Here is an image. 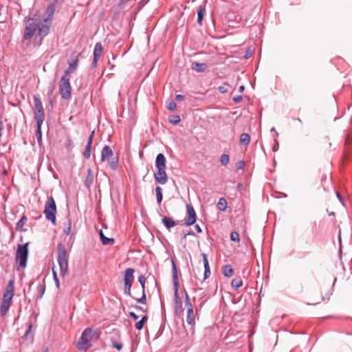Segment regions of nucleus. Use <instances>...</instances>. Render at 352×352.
Instances as JSON below:
<instances>
[{
    "label": "nucleus",
    "mask_w": 352,
    "mask_h": 352,
    "mask_svg": "<svg viewBox=\"0 0 352 352\" xmlns=\"http://www.w3.org/2000/svg\"><path fill=\"white\" fill-rule=\"evenodd\" d=\"M54 12V4L49 5L44 13L43 23L41 24L38 23L37 21L34 19L28 18L25 21V28L24 30L23 36L24 39L30 40L36 31L38 30V35L36 37L38 36H40V41H41L49 32Z\"/></svg>",
    "instance_id": "f257e3e1"
},
{
    "label": "nucleus",
    "mask_w": 352,
    "mask_h": 352,
    "mask_svg": "<svg viewBox=\"0 0 352 352\" xmlns=\"http://www.w3.org/2000/svg\"><path fill=\"white\" fill-rule=\"evenodd\" d=\"M100 335L98 329H85L76 344L77 349L80 351H87L92 346V343L99 338Z\"/></svg>",
    "instance_id": "f03ea898"
},
{
    "label": "nucleus",
    "mask_w": 352,
    "mask_h": 352,
    "mask_svg": "<svg viewBox=\"0 0 352 352\" xmlns=\"http://www.w3.org/2000/svg\"><path fill=\"white\" fill-rule=\"evenodd\" d=\"M14 296V280H9L3 292L0 304V314L4 317L7 315L8 310L12 303Z\"/></svg>",
    "instance_id": "7ed1b4c3"
},
{
    "label": "nucleus",
    "mask_w": 352,
    "mask_h": 352,
    "mask_svg": "<svg viewBox=\"0 0 352 352\" xmlns=\"http://www.w3.org/2000/svg\"><path fill=\"white\" fill-rule=\"evenodd\" d=\"M28 243L25 244H19L17 246V250L15 256V262L17 265L18 270L25 268L27 265V260L28 255Z\"/></svg>",
    "instance_id": "20e7f679"
},
{
    "label": "nucleus",
    "mask_w": 352,
    "mask_h": 352,
    "mask_svg": "<svg viewBox=\"0 0 352 352\" xmlns=\"http://www.w3.org/2000/svg\"><path fill=\"white\" fill-rule=\"evenodd\" d=\"M68 258L69 254L67 252L65 245L62 243H59L58 245V263L60 274L63 276L68 271Z\"/></svg>",
    "instance_id": "39448f33"
},
{
    "label": "nucleus",
    "mask_w": 352,
    "mask_h": 352,
    "mask_svg": "<svg viewBox=\"0 0 352 352\" xmlns=\"http://www.w3.org/2000/svg\"><path fill=\"white\" fill-rule=\"evenodd\" d=\"M44 214L47 219L50 221L54 225L56 224V205L52 197H48L45 203Z\"/></svg>",
    "instance_id": "423d86ee"
},
{
    "label": "nucleus",
    "mask_w": 352,
    "mask_h": 352,
    "mask_svg": "<svg viewBox=\"0 0 352 352\" xmlns=\"http://www.w3.org/2000/svg\"><path fill=\"white\" fill-rule=\"evenodd\" d=\"M69 80V77L65 74L59 82V92L62 98L65 100H69L72 96V87Z\"/></svg>",
    "instance_id": "0eeeda50"
},
{
    "label": "nucleus",
    "mask_w": 352,
    "mask_h": 352,
    "mask_svg": "<svg viewBox=\"0 0 352 352\" xmlns=\"http://www.w3.org/2000/svg\"><path fill=\"white\" fill-rule=\"evenodd\" d=\"M34 115L36 124H42L45 119L44 109L38 96H34Z\"/></svg>",
    "instance_id": "6e6552de"
},
{
    "label": "nucleus",
    "mask_w": 352,
    "mask_h": 352,
    "mask_svg": "<svg viewBox=\"0 0 352 352\" xmlns=\"http://www.w3.org/2000/svg\"><path fill=\"white\" fill-rule=\"evenodd\" d=\"M113 153L111 148L107 145L104 146L102 150L101 160L102 161H108L111 168L116 170L118 166V160L117 157H113Z\"/></svg>",
    "instance_id": "1a4fd4ad"
},
{
    "label": "nucleus",
    "mask_w": 352,
    "mask_h": 352,
    "mask_svg": "<svg viewBox=\"0 0 352 352\" xmlns=\"http://www.w3.org/2000/svg\"><path fill=\"white\" fill-rule=\"evenodd\" d=\"M134 270L132 268H127L124 272V292L129 296H131V288L133 281Z\"/></svg>",
    "instance_id": "9d476101"
},
{
    "label": "nucleus",
    "mask_w": 352,
    "mask_h": 352,
    "mask_svg": "<svg viewBox=\"0 0 352 352\" xmlns=\"http://www.w3.org/2000/svg\"><path fill=\"white\" fill-rule=\"evenodd\" d=\"M186 210L187 215L185 218V223L187 226H192L196 222L197 220L196 212L191 204H187Z\"/></svg>",
    "instance_id": "9b49d317"
},
{
    "label": "nucleus",
    "mask_w": 352,
    "mask_h": 352,
    "mask_svg": "<svg viewBox=\"0 0 352 352\" xmlns=\"http://www.w3.org/2000/svg\"><path fill=\"white\" fill-rule=\"evenodd\" d=\"M186 305L188 307L186 322L188 324L194 325L195 322L193 307L192 304L189 301V298L186 296Z\"/></svg>",
    "instance_id": "f8f14e48"
},
{
    "label": "nucleus",
    "mask_w": 352,
    "mask_h": 352,
    "mask_svg": "<svg viewBox=\"0 0 352 352\" xmlns=\"http://www.w3.org/2000/svg\"><path fill=\"white\" fill-rule=\"evenodd\" d=\"M103 51V47L100 43H97L94 50V59L92 61V65L96 67L98 65V61L102 56Z\"/></svg>",
    "instance_id": "ddd939ff"
},
{
    "label": "nucleus",
    "mask_w": 352,
    "mask_h": 352,
    "mask_svg": "<svg viewBox=\"0 0 352 352\" xmlns=\"http://www.w3.org/2000/svg\"><path fill=\"white\" fill-rule=\"evenodd\" d=\"M154 177L157 183L165 184L168 181L166 169H157V172L154 174Z\"/></svg>",
    "instance_id": "4468645a"
},
{
    "label": "nucleus",
    "mask_w": 352,
    "mask_h": 352,
    "mask_svg": "<svg viewBox=\"0 0 352 352\" xmlns=\"http://www.w3.org/2000/svg\"><path fill=\"white\" fill-rule=\"evenodd\" d=\"M132 297L138 302L142 304H146V296L145 294V290H142V288H140L138 291H135Z\"/></svg>",
    "instance_id": "2eb2a0df"
},
{
    "label": "nucleus",
    "mask_w": 352,
    "mask_h": 352,
    "mask_svg": "<svg viewBox=\"0 0 352 352\" xmlns=\"http://www.w3.org/2000/svg\"><path fill=\"white\" fill-rule=\"evenodd\" d=\"M166 160L162 153H159L157 155L155 161V166L157 169H166Z\"/></svg>",
    "instance_id": "dca6fc26"
},
{
    "label": "nucleus",
    "mask_w": 352,
    "mask_h": 352,
    "mask_svg": "<svg viewBox=\"0 0 352 352\" xmlns=\"http://www.w3.org/2000/svg\"><path fill=\"white\" fill-rule=\"evenodd\" d=\"M201 255L203 257V263H204V275L203 280H205L210 276V266H209V263L208 261L207 255L204 253H203Z\"/></svg>",
    "instance_id": "f3484780"
},
{
    "label": "nucleus",
    "mask_w": 352,
    "mask_h": 352,
    "mask_svg": "<svg viewBox=\"0 0 352 352\" xmlns=\"http://www.w3.org/2000/svg\"><path fill=\"white\" fill-rule=\"evenodd\" d=\"M94 181V175L91 169H88L87 174L85 181V185L87 188H89L93 184Z\"/></svg>",
    "instance_id": "a211bd4d"
},
{
    "label": "nucleus",
    "mask_w": 352,
    "mask_h": 352,
    "mask_svg": "<svg viewBox=\"0 0 352 352\" xmlns=\"http://www.w3.org/2000/svg\"><path fill=\"white\" fill-rule=\"evenodd\" d=\"M78 63V58L76 57L75 59L71 60L69 63V67L65 71V74L67 75L72 73L77 67Z\"/></svg>",
    "instance_id": "6ab92c4d"
},
{
    "label": "nucleus",
    "mask_w": 352,
    "mask_h": 352,
    "mask_svg": "<svg viewBox=\"0 0 352 352\" xmlns=\"http://www.w3.org/2000/svg\"><path fill=\"white\" fill-rule=\"evenodd\" d=\"M208 67L207 64L204 63H193L192 64L191 68L198 72H204Z\"/></svg>",
    "instance_id": "aec40b11"
},
{
    "label": "nucleus",
    "mask_w": 352,
    "mask_h": 352,
    "mask_svg": "<svg viewBox=\"0 0 352 352\" xmlns=\"http://www.w3.org/2000/svg\"><path fill=\"white\" fill-rule=\"evenodd\" d=\"M320 146L322 150L324 151H329L331 146V143L329 142L328 138H325L320 141Z\"/></svg>",
    "instance_id": "412c9836"
},
{
    "label": "nucleus",
    "mask_w": 352,
    "mask_h": 352,
    "mask_svg": "<svg viewBox=\"0 0 352 352\" xmlns=\"http://www.w3.org/2000/svg\"><path fill=\"white\" fill-rule=\"evenodd\" d=\"M205 10H206L205 6L201 5L197 8V15H198L197 16V22L200 25H201V24H202V20L204 18Z\"/></svg>",
    "instance_id": "4be33fe9"
},
{
    "label": "nucleus",
    "mask_w": 352,
    "mask_h": 352,
    "mask_svg": "<svg viewBox=\"0 0 352 352\" xmlns=\"http://www.w3.org/2000/svg\"><path fill=\"white\" fill-rule=\"evenodd\" d=\"M100 236L101 241L103 245H109V244H113L114 243V239L113 238H107L104 236L102 230L100 231Z\"/></svg>",
    "instance_id": "5701e85b"
},
{
    "label": "nucleus",
    "mask_w": 352,
    "mask_h": 352,
    "mask_svg": "<svg viewBox=\"0 0 352 352\" xmlns=\"http://www.w3.org/2000/svg\"><path fill=\"white\" fill-rule=\"evenodd\" d=\"M162 222L168 229H170V228H173L176 225L174 220L170 217H164L162 219Z\"/></svg>",
    "instance_id": "b1692460"
},
{
    "label": "nucleus",
    "mask_w": 352,
    "mask_h": 352,
    "mask_svg": "<svg viewBox=\"0 0 352 352\" xmlns=\"http://www.w3.org/2000/svg\"><path fill=\"white\" fill-rule=\"evenodd\" d=\"M222 273L226 277H230L233 274V270L230 265H224L222 268Z\"/></svg>",
    "instance_id": "393cba45"
},
{
    "label": "nucleus",
    "mask_w": 352,
    "mask_h": 352,
    "mask_svg": "<svg viewBox=\"0 0 352 352\" xmlns=\"http://www.w3.org/2000/svg\"><path fill=\"white\" fill-rule=\"evenodd\" d=\"M148 320V317L146 314L142 316V319L137 322L135 324V328L138 330H141L143 328L144 323Z\"/></svg>",
    "instance_id": "a878e982"
},
{
    "label": "nucleus",
    "mask_w": 352,
    "mask_h": 352,
    "mask_svg": "<svg viewBox=\"0 0 352 352\" xmlns=\"http://www.w3.org/2000/svg\"><path fill=\"white\" fill-rule=\"evenodd\" d=\"M27 221V217L25 215H23L21 219L18 221L16 225V229L19 230H23V227Z\"/></svg>",
    "instance_id": "bb28decb"
},
{
    "label": "nucleus",
    "mask_w": 352,
    "mask_h": 352,
    "mask_svg": "<svg viewBox=\"0 0 352 352\" xmlns=\"http://www.w3.org/2000/svg\"><path fill=\"white\" fill-rule=\"evenodd\" d=\"M217 207L221 211H225L227 208V202L224 198H220L217 203Z\"/></svg>",
    "instance_id": "cd10ccee"
},
{
    "label": "nucleus",
    "mask_w": 352,
    "mask_h": 352,
    "mask_svg": "<svg viewBox=\"0 0 352 352\" xmlns=\"http://www.w3.org/2000/svg\"><path fill=\"white\" fill-rule=\"evenodd\" d=\"M175 309L177 311L178 309H180L182 307V302L179 299V295H178V291L177 289L175 291Z\"/></svg>",
    "instance_id": "c85d7f7f"
},
{
    "label": "nucleus",
    "mask_w": 352,
    "mask_h": 352,
    "mask_svg": "<svg viewBox=\"0 0 352 352\" xmlns=\"http://www.w3.org/2000/svg\"><path fill=\"white\" fill-rule=\"evenodd\" d=\"M250 138L248 133H242L240 136V142L242 144L248 145L250 143Z\"/></svg>",
    "instance_id": "c756f323"
},
{
    "label": "nucleus",
    "mask_w": 352,
    "mask_h": 352,
    "mask_svg": "<svg viewBox=\"0 0 352 352\" xmlns=\"http://www.w3.org/2000/svg\"><path fill=\"white\" fill-rule=\"evenodd\" d=\"M242 285H243V281H242L241 278H234L231 283L232 287L235 289L239 288L240 287L242 286Z\"/></svg>",
    "instance_id": "7c9ffc66"
},
{
    "label": "nucleus",
    "mask_w": 352,
    "mask_h": 352,
    "mask_svg": "<svg viewBox=\"0 0 352 352\" xmlns=\"http://www.w3.org/2000/svg\"><path fill=\"white\" fill-rule=\"evenodd\" d=\"M157 201L158 204H161L162 201V189L160 186H157L155 188Z\"/></svg>",
    "instance_id": "2f4dec72"
},
{
    "label": "nucleus",
    "mask_w": 352,
    "mask_h": 352,
    "mask_svg": "<svg viewBox=\"0 0 352 352\" xmlns=\"http://www.w3.org/2000/svg\"><path fill=\"white\" fill-rule=\"evenodd\" d=\"M41 125L36 124L37 130H36V138L39 144H41V139H42V133H41Z\"/></svg>",
    "instance_id": "473e14b6"
},
{
    "label": "nucleus",
    "mask_w": 352,
    "mask_h": 352,
    "mask_svg": "<svg viewBox=\"0 0 352 352\" xmlns=\"http://www.w3.org/2000/svg\"><path fill=\"white\" fill-rule=\"evenodd\" d=\"M220 162L223 166H226L230 162V157L228 154H223L221 156Z\"/></svg>",
    "instance_id": "72a5a7b5"
},
{
    "label": "nucleus",
    "mask_w": 352,
    "mask_h": 352,
    "mask_svg": "<svg viewBox=\"0 0 352 352\" xmlns=\"http://www.w3.org/2000/svg\"><path fill=\"white\" fill-rule=\"evenodd\" d=\"M91 145L87 144L85 149L83 152V155L85 158H87V159L89 158V157L91 155Z\"/></svg>",
    "instance_id": "f704fd0d"
},
{
    "label": "nucleus",
    "mask_w": 352,
    "mask_h": 352,
    "mask_svg": "<svg viewBox=\"0 0 352 352\" xmlns=\"http://www.w3.org/2000/svg\"><path fill=\"white\" fill-rule=\"evenodd\" d=\"M166 107L169 111H175L177 109V104L174 101L171 100L167 103Z\"/></svg>",
    "instance_id": "c9c22d12"
},
{
    "label": "nucleus",
    "mask_w": 352,
    "mask_h": 352,
    "mask_svg": "<svg viewBox=\"0 0 352 352\" xmlns=\"http://www.w3.org/2000/svg\"><path fill=\"white\" fill-rule=\"evenodd\" d=\"M138 281L140 282V283L141 285L140 288H142V290H145V284L146 282V278L144 276L141 275L138 277Z\"/></svg>",
    "instance_id": "e433bc0d"
},
{
    "label": "nucleus",
    "mask_w": 352,
    "mask_h": 352,
    "mask_svg": "<svg viewBox=\"0 0 352 352\" xmlns=\"http://www.w3.org/2000/svg\"><path fill=\"white\" fill-rule=\"evenodd\" d=\"M230 239L235 242H239L240 238L239 234L237 232H232L230 234Z\"/></svg>",
    "instance_id": "4c0bfd02"
},
{
    "label": "nucleus",
    "mask_w": 352,
    "mask_h": 352,
    "mask_svg": "<svg viewBox=\"0 0 352 352\" xmlns=\"http://www.w3.org/2000/svg\"><path fill=\"white\" fill-rule=\"evenodd\" d=\"M292 121L295 128H298L302 124V120L299 118H294Z\"/></svg>",
    "instance_id": "58836bf2"
},
{
    "label": "nucleus",
    "mask_w": 352,
    "mask_h": 352,
    "mask_svg": "<svg viewBox=\"0 0 352 352\" xmlns=\"http://www.w3.org/2000/svg\"><path fill=\"white\" fill-rule=\"evenodd\" d=\"M63 232L66 235H69L70 234V232H71V223L70 222H68L65 225Z\"/></svg>",
    "instance_id": "ea45409f"
},
{
    "label": "nucleus",
    "mask_w": 352,
    "mask_h": 352,
    "mask_svg": "<svg viewBox=\"0 0 352 352\" xmlns=\"http://www.w3.org/2000/svg\"><path fill=\"white\" fill-rule=\"evenodd\" d=\"M218 89L219 91L222 93V94H225L226 92H228V85L227 84H224L221 86H219L218 87Z\"/></svg>",
    "instance_id": "a19ab883"
},
{
    "label": "nucleus",
    "mask_w": 352,
    "mask_h": 352,
    "mask_svg": "<svg viewBox=\"0 0 352 352\" xmlns=\"http://www.w3.org/2000/svg\"><path fill=\"white\" fill-rule=\"evenodd\" d=\"M112 346L116 348L117 350L120 351L122 349V343H116V342H112Z\"/></svg>",
    "instance_id": "79ce46f5"
},
{
    "label": "nucleus",
    "mask_w": 352,
    "mask_h": 352,
    "mask_svg": "<svg viewBox=\"0 0 352 352\" xmlns=\"http://www.w3.org/2000/svg\"><path fill=\"white\" fill-rule=\"evenodd\" d=\"M170 122L174 124H177L180 122V118L179 116H175L172 120H170Z\"/></svg>",
    "instance_id": "37998d69"
},
{
    "label": "nucleus",
    "mask_w": 352,
    "mask_h": 352,
    "mask_svg": "<svg viewBox=\"0 0 352 352\" xmlns=\"http://www.w3.org/2000/svg\"><path fill=\"white\" fill-rule=\"evenodd\" d=\"M52 274H53V278L56 283V285H57V287H58L59 286V280H58V278L57 276V273L54 270V267L52 268Z\"/></svg>",
    "instance_id": "c03bdc74"
},
{
    "label": "nucleus",
    "mask_w": 352,
    "mask_h": 352,
    "mask_svg": "<svg viewBox=\"0 0 352 352\" xmlns=\"http://www.w3.org/2000/svg\"><path fill=\"white\" fill-rule=\"evenodd\" d=\"M94 133H95L94 131H93L91 133V134H90V135H89V138H88L87 144H91V145L92 144V142H93V138H94Z\"/></svg>",
    "instance_id": "a18cd8bd"
},
{
    "label": "nucleus",
    "mask_w": 352,
    "mask_h": 352,
    "mask_svg": "<svg viewBox=\"0 0 352 352\" xmlns=\"http://www.w3.org/2000/svg\"><path fill=\"white\" fill-rule=\"evenodd\" d=\"M245 165V163L243 161H239L238 163H237V168L238 169H243V166Z\"/></svg>",
    "instance_id": "49530a36"
},
{
    "label": "nucleus",
    "mask_w": 352,
    "mask_h": 352,
    "mask_svg": "<svg viewBox=\"0 0 352 352\" xmlns=\"http://www.w3.org/2000/svg\"><path fill=\"white\" fill-rule=\"evenodd\" d=\"M233 100L235 102H239L242 100V96H234L233 98Z\"/></svg>",
    "instance_id": "de8ad7c7"
},
{
    "label": "nucleus",
    "mask_w": 352,
    "mask_h": 352,
    "mask_svg": "<svg viewBox=\"0 0 352 352\" xmlns=\"http://www.w3.org/2000/svg\"><path fill=\"white\" fill-rule=\"evenodd\" d=\"M176 99L179 101H182L184 100V96L182 95V94H177L175 96Z\"/></svg>",
    "instance_id": "09e8293b"
},
{
    "label": "nucleus",
    "mask_w": 352,
    "mask_h": 352,
    "mask_svg": "<svg viewBox=\"0 0 352 352\" xmlns=\"http://www.w3.org/2000/svg\"><path fill=\"white\" fill-rule=\"evenodd\" d=\"M135 308L137 310H138V311H142L143 314H145V313L146 312V309H144V308H142V307H140V306H137V305H136V306H135Z\"/></svg>",
    "instance_id": "8fccbe9b"
},
{
    "label": "nucleus",
    "mask_w": 352,
    "mask_h": 352,
    "mask_svg": "<svg viewBox=\"0 0 352 352\" xmlns=\"http://www.w3.org/2000/svg\"><path fill=\"white\" fill-rule=\"evenodd\" d=\"M129 315L131 316V318H133L134 320H138L139 316L134 312L131 311L129 313Z\"/></svg>",
    "instance_id": "3c124183"
},
{
    "label": "nucleus",
    "mask_w": 352,
    "mask_h": 352,
    "mask_svg": "<svg viewBox=\"0 0 352 352\" xmlns=\"http://www.w3.org/2000/svg\"><path fill=\"white\" fill-rule=\"evenodd\" d=\"M195 229L196 230L199 232V233H201L202 232L200 226L199 225H196L195 226Z\"/></svg>",
    "instance_id": "603ef678"
},
{
    "label": "nucleus",
    "mask_w": 352,
    "mask_h": 352,
    "mask_svg": "<svg viewBox=\"0 0 352 352\" xmlns=\"http://www.w3.org/2000/svg\"><path fill=\"white\" fill-rule=\"evenodd\" d=\"M40 290H41V294H43L45 291V285H42L40 286Z\"/></svg>",
    "instance_id": "864d4df0"
},
{
    "label": "nucleus",
    "mask_w": 352,
    "mask_h": 352,
    "mask_svg": "<svg viewBox=\"0 0 352 352\" xmlns=\"http://www.w3.org/2000/svg\"><path fill=\"white\" fill-rule=\"evenodd\" d=\"M130 0H120V6L129 1Z\"/></svg>",
    "instance_id": "5fc2aeb1"
},
{
    "label": "nucleus",
    "mask_w": 352,
    "mask_h": 352,
    "mask_svg": "<svg viewBox=\"0 0 352 352\" xmlns=\"http://www.w3.org/2000/svg\"><path fill=\"white\" fill-rule=\"evenodd\" d=\"M243 90H244V86H243V85H242V86H240V87H239V91H240L241 92H242Z\"/></svg>",
    "instance_id": "6e6d98bb"
},
{
    "label": "nucleus",
    "mask_w": 352,
    "mask_h": 352,
    "mask_svg": "<svg viewBox=\"0 0 352 352\" xmlns=\"http://www.w3.org/2000/svg\"><path fill=\"white\" fill-rule=\"evenodd\" d=\"M43 352H49V350H48V349H47V348H45V349L43 351Z\"/></svg>",
    "instance_id": "4d7b16f0"
},
{
    "label": "nucleus",
    "mask_w": 352,
    "mask_h": 352,
    "mask_svg": "<svg viewBox=\"0 0 352 352\" xmlns=\"http://www.w3.org/2000/svg\"><path fill=\"white\" fill-rule=\"evenodd\" d=\"M31 327H32V326H31V325H30V326H29V329H28V331H30Z\"/></svg>",
    "instance_id": "13d9d810"
},
{
    "label": "nucleus",
    "mask_w": 352,
    "mask_h": 352,
    "mask_svg": "<svg viewBox=\"0 0 352 352\" xmlns=\"http://www.w3.org/2000/svg\"><path fill=\"white\" fill-rule=\"evenodd\" d=\"M173 269L175 270V265L174 263H173Z\"/></svg>",
    "instance_id": "bf43d9fd"
},
{
    "label": "nucleus",
    "mask_w": 352,
    "mask_h": 352,
    "mask_svg": "<svg viewBox=\"0 0 352 352\" xmlns=\"http://www.w3.org/2000/svg\"><path fill=\"white\" fill-rule=\"evenodd\" d=\"M337 196L340 197V194L338 192L337 193Z\"/></svg>",
    "instance_id": "052dcab7"
}]
</instances>
